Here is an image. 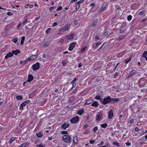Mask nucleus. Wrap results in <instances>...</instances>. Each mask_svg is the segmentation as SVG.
Masks as SVG:
<instances>
[{"mask_svg":"<svg viewBox=\"0 0 147 147\" xmlns=\"http://www.w3.org/2000/svg\"><path fill=\"white\" fill-rule=\"evenodd\" d=\"M101 102L104 105H105L111 102V97L109 96L107 98H104L103 99H101Z\"/></svg>","mask_w":147,"mask_h":147,"instance_id":"nucleus-1","label":"nucleus"},{"mask_svg":"<svg viewBox=\"0 0 147 147\" xmlns=\"http://www.w3.org/2000/svg\"><path fill=\"white\" fill-rule=\"evenodd\" d=\"M71 137L67 135H65L62 137V140L65 142L68 143L71 142Z\"/></svg>","mask_w":147,"mask_h":147,"instance_id":"nucleus-2","label":"nucleus"},{"mask_svg":"<svg viewBox=\"0 0 147 147\" xmlns=\"http://www.w3.org/2000/svg\"><path fill=\"white\" fill-rule=\"evenodd\" d=\"M40 64L38 62L36 63V64L32 65L33 70L36 71L39 68Z\"/></svg>","mask_w":147,"mask_h":147,"instance_id":"nucleus-3","label":"nucleus"},{"mask_svg":"<svg viewBox=\"0 0 147 147\" xmlns=\"http://www.w3.org/2000/svg\"><path fill=\"white\" fill-rule=\"evenodd\" d=\"M70 26V24H67V25L64 28L60 29L59 31L62 32L66 31L68 30V28Z\"/></svg>","mask_w":147,"mask_h":147,"instance_id":"nucleus-4","label":"nucleus"},{"mask_svg":"<svg viewBox=\"0 0 147 147\" xmlns=\"http://www.w3.org/2000/svg\"><path fill=\"white\" fill-rule=\"evenodd\" d=\"M79 117L78 116H76L71 119L70 121L71 123H76L78 121Z\"/></svg>","mask_w":147,"mask_h":147,"instance_id":"nucleus-5","label":"nucleus"},{"mask_svg":"<svg viewBox=\"0 0 147 147\" xmlns=\"http://www.w3.org/2000/svg\"><path fill=\"white\" fill-rule=\"evenodd\" d=\"M107 7V6L106 4L104 3L102 6L101 8L99 10V11L100 12H102L104 11Z\"/></svg>","mask_w":147,"mask_h":147,"instance_id":"nucleus-6","label":"nucleus"},{"mask_svg":"<svg viewBox=\"0 0 147 147\" xmlns=\"http://www.w3.org/2000/svg\"><path fill=\"white\" fill-rule=\"evenodd\" d=\"M38 55H35L31 56L28 58V60L30 61H33L36 59L38 57Z\"/></svg>","mask_w":147,"mask_h":147,"instance_id":"nucleus-7","label":"nucleus"},{"mask_svg":"<svg viewBox=\"0 0 147 147\" xmlns=\"http://www.w3.org/2000/svg\"><path fill=\"white\" fill-rule=\"evenodd\" d=\"M113 116V112L112 110H111L108 113V117L109 119H111Z\"/></svg>","mask_w":147,"mask_h":147,"instance_id":"nucleus-8","label":"nucleus"},{"mask_svg":"<svg viewBox=\"0 0 147 147\" xmlns=\"http://www.w3.org/2000/svg\"><path fill=\"white\" fill-rule=\"evenodd\" d=\"M137 73V71L134 70L131 71L130 73V74L127 77V78H129L131 77H132L134 76V74Z\"/></svg>","mask_w":147,"mask_h":147,"instance_id":"nucleus-9","label":"nucleus"},{"mask_svg":"<svg viewBox=\"0 0 147 147\" xmlns=\"http://www.w3.org/2000/svg\"><path fill=\"white\" fill-rule=\"evenodd\" d=\"M75 42H73L70 45L68 49L70 51H72L73 49L75 47Z\"/></svg>","mask_w":147,"mask_h":147,"instance_id":"nucleus-10","label":"nucleus"},{"mask_svg":"<svg viewBox=\"0 0 147 147\" xmlns=\"http://www.w3.org/2000/svg\"><path fill=\"white\" fill-rule=\"evenodd\" d=\"M69 126V124H68L65 123L61 126V128L62 129H65L68 127Z\"/></svg>","mask_w":147,"mask_h":147,"instance_id":"nucleus-11","label":"nucleus"},{"mask_svg":"<svg viewBox=\"0 0 147 147\" xmlns=\"http://www.w3.org/2000/svg\"><path fill=\"white\" fill-rule=\"evenodd\" d=\"M34 79V77L32 76V75L31 74H29L28 75V79L27 80V81H28V82H30L32 81Z\"/></svg>","mask_w":147,"mask_h":147,"instance_id":"nucleus-12","label":"nucleus"},{"mask_svg":"<svg viewBox=\"0 0 147 147\" xmlns=\"http://www.w3.org/2000/svg\"><path fill=\"white\" fill-rule=\"evenodd\" d=\"M74 35L73 34H71L67 36L66 37L65 39L67 40L71 39L74 38Z\"/></svg>","mask_w":147,"mask_h":147,"instance_id":"nucleus-13","label":"nucleus"},{"mask_svg":"<svg viewBox=\"0 0 147 147\" xmlns=\"http://www.w3.org/2000/svg\"><path fill=\"white\" fill-rule=\"evenodd\" d=\"M26 104L24 102H23L20 105V108H19L21 110H23V107L26 106Z\"/></svg>","mask_w":147,"mask_h":147,"instance_id":"nucleus-14","label":"nucleus"},{"mask_svg":"<svg viewBox=\"0 0 147 147\" xmlns=\"http://www.w3.org/2000/svg\"><path fill=\"white\" fill-rule=\"evenodd\" d=\"M13 56V54L12 53V52L9 53L7 54V55L5 56V59H7L8 58L10 57H11Z\"/></svg>","mask_w":147,"mask_h":147,"instance_id":"nucleus-15","label":"nucleus"},{"mask_svg":"<svg viewBox=\"0 0 147 147\" xmlns=\"http://www.w3.org/2000/svg\"><path fill=\"white\" fill-rule=\"evenodd\" d=\"M119 100V98H111V103H113L114 102H117Z\"/></svg>","mask_w":147,"mask_h":147,"instance_id":"nucleus-16","label":"nucleus"},{"mask_svg":"<svg viewBox=\"0 0 147 147\" xmlns=\"http://www.w3.org/2000/svg\"><path fill=\"white\" fill-rule=\"evenodd\" d=\"M13 54H14L15 55H17L18 54L20 53V51L19 50H16L15 51H12Z\"/></svg>","mask_w":147,"mask_h":147,"instance_id":"nucleus-17","label":"nucleus"},{"mask_svg":"<svg viewBox=\"0 0 147 147\" xmlns=\"http://www.w3.org/2000/svg\"><path fill=\"white\" fill-rule=\"evenodd\" d=\"M98 103L96 101H95L91 104V106L95 107H97L98 105Z\"/></svg>","mask_w":147,"mask_h":147,"instance_id":"nucleus-18","label":"nucleus"},{"mask_svg":"<svg viewBox=\"0 0 147 147\" xmlns=\"http://www.w3.org/2000/svg\"><path fill=\"white\" fill-rule=\"evenodd\" d=\"M92 100L91 99H88L87 100L86 102L85 105L87 104L89 105L91 103H92Z\"/></svg>","mask_w":147,"mask_h":147,"instance_id":"nucleus-19","label":"nucleus"},{"mask_svg":"<svg viewBox=\"0 0 147 147\" xmlns=\"http://www.w3.org/2000/svg\"><path fill=\"white\" fill-rule=\"evenodd\" d=\"M29 144L28 142L24 143L21 145L19 147H25Z\"/></svg>","mask_w":147,"mask_h":147,"instance_id":"nucleus-20","label":"nucleus"},{"mask_svg":"<svg viewBox=\"0 0 147 147\" xmlns=\"http://www.w3.org/2000/svg\"><path fill=\"white\" fill-rule=\"evenodd\" d=\"M73 141L74 143L75 144H77L78 143V139L77 137V136H75L74 138Z\"/></svg>","mask_w":147,"mask_h":147,"instance_id":"nucleus-21","label":"nucleus"},{"mask_svg":"<svg viewBox=\"0 0 147 147\" xmlns=\"http://www.w3.org/2000/svg\"><path fill=\"white\" fill-rule=\"evenodd\" d=\"M69 63V62L68 61L66 60H65L64 61H62V64L63 65V66H64L66 65L67 64Z\"/></svg>","mask_w":147,"mask_h":147,"instance_id":"nucleus-22","label":"nucleus"},{"mask_svg":"<svg viewBox=\"0 0 147 147\" xmlns=\"http://www.w3.org/2000/svg\"><path fill=\"white\" fill-rule=\"evenodd\" d=\"M101 44V42H100V43H99V42L97 43H96V45L95 46H94V45H93V49H96L98 47L99 45H100Z\"/></svg>","mask_w":147,"mask_h":147,"instance_id":"nucleus-23","label":"nucleus"},{"mask_svg":"<svg viewBox=\"0 0 147 147\" xmlns=\"http://www.w3.org/2000/svg\"><path fill=\"white\" fill-rule=\"evenodd\" d=\"M98 21H97V20H96L94 22L92 26L93 27H95L98 24Z\"/></svg>","mask_w":147,"mask_h":147,"instance_id":"nucleus-24","label":"nucleus"},{"mask_svg":"<svg viewBox=\"0 0 147 147\" xmlns=\"http://www.w3.org/2000/svg\"><path fill=\"white\" fill-rule=\"evenodd\" d=\"M16 139L14 137H12L10 139L9 143L11 144L13 141H14Z\"/></svg>","mask_w":147,"mask_h":147,"instance_id":"nucleus-25","label":"nucleus"},{"mask_svg":"<svg viewBox=\"0 0 147 147\" xmlns=\"http://www.w3.org/2000/svg\"><path fill=\"white\" fill-rule=\"evenodd\" d=\"M36 135L37 137L38 138H40L42 137L43 136V134L41 132H40L38 133Z\"/></svg>","mask_w":147,"mask_h":147,"instance_id":"nucleus-26","label":"nucleus"},{"mask_svg":"<svg viewBox=\"0 0 147 147\" xmlns=\"http://www.w3.org/2000/svg\"><path fill=\"white\" fill-rule=\"evenodd\" d=\"M84 112V109H81L80 110L78 111V114H79V115H81Z\"/></svg>","mask_w":147,"mask_h":147,"instance_id":"nucleus-27","label":"nucleus"},{"mask_svg":"<svg viewBox=\"0 0 147 147\" xmlns=\"http://www.w3.org/2000/svg\"><path fill=\"white\" fill-rule=\"evenodd\" d=\"M102 117V115H97L96 116V120L97 121L100 120Z\"/></svg>","mask_w":147,"mask_h":147,"instance_id":"nucleus-28","label":"nucleus"},{"mask_svg":"<svg viewBox=\"0 0 147 147\" xmlns=\"http://www.w3.org/2000/svg\"><path fill=\"white\" fill-rule=\"evenodd\" d=\"M76 5V10H78L80 7V4L79 3L76 2L75 3Z\"/></svg>","mask_w":147,"mask_h":147,"instance_id":"nucleus-29","label":"nucleus"},{"mask_svg":"<svg viewBox=\"0 0 147 147\" xmlns=\"http://www.w3.org/2000/svg\"><path fill=\"white\" fill-rule=\"evenodd\" d=\"M125 37V36H122L119 37L117 38V40H120L124 39Z\"/></svg>","mask_w":147,"mask_h":147,"instance_id":"nucleus-30","label":"nucleus"},{"mask_svg":"<svg viewBox=\"0 0 147 147\" xmlns=\"http://www.w3.org/2000/svg\"><path fill=\"white\" fill-rule=\"evenodd\" d=\"M112 144L113 145H115L117 147H119L120 146V144L117 142H114Z\"/></svg>","mask_w":147,"mask_h":147,"instance_id":"nucleus-31","label":"nucleus"},{"mask_svg":"<svg viewBox=\"0 0 147 147\" xmlns=\"http://www.w3.org/2000/svg\"><path fill=\"white\" fill-rule=\"evenodd\" d=\"M87 47L86 46H85L84 47V48L81 49L80 50V51L81 52H84L87 49Z\"/></svg>","mask_w":147,"mask_h":147,"instance_id":"nucleus-32","label":"nucleus"},{"mask_svg":"<svg viewBox=\"0 0 147 147\" xmlns=\"http://www.w3.org/2000/svg\"><path fill=\"white\" fill-rule=\"evenodd\" d=\"M49 42L48 41H47V42H45L44 45H43V47H46L47 46H48L49 45Z\"/></svg>","mask_w":147,"mask_h":147,"instance_id":"nucleus-33","label":"nucleus"},{"mask_svg":"<svg viewBox=\"0 0 147 147\" xmlns=\"http://www.w3.org/2000/svg\"><path fill=\"white\" fill-rule=\"evenodd\" d=\"M25 39V37L24 36H23L22 37V39L21 41L20 44L22 45L24 43V40Z\"/></svg>","mask_w":147,"mask_h":147,"instance_id":"nucleus-34","label":"nucleus"},{"mask_svg":"<svg viewBox=\"0 0 147 147\" xmlns=\"http://www.w3.org/2000/svg\"><path fill=\"white\" fill-rule=\"evenodd\" d=\"M131 59V57L130 58L128 59H125V63L127 64L128 63V62L130 61Z\"/></svg>","mask_w":147,"mask_h":147,"instance_id":"nucleus-35","label":"nucleus"},{"mask_svg":"<svg viewBox=\"0 0 147 147\" xmlns=\"http://www.w3.org/2000/svg\"><path fill=\"white\" fill-rule=\"evenodd\" d=\"M29 82H28V81H27V80L26 81H25L23 83V86H25L26 85H28L29 84Z\"/></svg>","mask_w":147,"mask_h":147,"instance_id":"nucleus-36","label":"nucleus"},{"mask_svg":"<svg viewBox=\"0 0 147 147\" xmlns=\"http://www.w3.org/2000/svg\"><path fill=\"white\" fill-rule=\"evenodd\" d=\"M107 124L106 123L101 124L100 125L101 127L103 128H106L107 127Z\"/></svg>","mask_w":147,"mask_h":147,"instance_id":"nucleus-37","label":"nucleus"},{"mask_svg":"<svg viewBox=\"0 0 147 147\" xmlns=\"http://www.w3.org/2000/svg\"><path fill=\"white\" fill-rule=\"evenodd\" d=\"M12 41L13 42L16 43L18 41V38H15L13 39L12 40Z\"/></svg>","mask_w":147,"mask_h":147,"instance_id":"nucleus-38","label":"nucleus"},{"mask_svg":"<svg viewBox=\"0 0 147 147\" xmlns=\"http://www.w3.org/2000/svg\"><path fill=\"white\" fill-rule=\"evenodd\" d=\"M16 98L18 100H21L22 99V97L21 96H16Z\"/></svg>","mask_w":147,"mask_h":147,"instance_id":"nucleus-39","label":"nucleus"},{"mask_svg":"<svg viewBox=\"0 0 147 147\" xmlns=\"http://www.w3.org/2000/svg\"><path fill=\"white\" fill-rule=\"evenodd\" d=\"M138 84L140 87H144V85L141 84H140V82L139 80L138 82Z\"/></svg>","mask_w":147,"mask_h":147,"instance_id":"nucleus-40","label":"nucleus"},{"mask_svg":"<svg viewBox=\"0 0 147 147\" xmlns=\"http://www.w3.org/2000/svg\"><path fill=\"white\" fill-rule=\"evenodd\" d=\"M95 98L97 100L99 99L100 101L101 100V99H102V98H100V96L99 95L96 96L95 97Z\"/></svg>","mask_w":147,"mask_h":147,"instance_id":"nucleus-41","label":"nucleus"},{"mask_svg":"<svg viewBox=\"0 0 147 147\" xmlns=\"http://www.w3.org/2000/svg\"><path fill=\"white\" fill-rule=\"evenodd\" d=\"M147 55V51H146L144 52L142 56L146 58V56Z\"/></svg>","mask_w":147,"mask_h":147,"instance_id":"nucleus-42","label":"nucleus"},{"mask_svg":"<svg viewBox=\"0 0 147 147\" xmlns=\"http://www.w3.org/2000/svg\"><path fill=\"white\" fill-rule=\"evenodd\" d=\"M118 74L119 73L118 72H116L114 75L113 78H117V76H118Z\"/></svg>","mask_w":147,"mask_h":147,"instance_id":"nucleus-43","label":"nucleus"},{"mask_svg":"<svg viewBox=\"0 0 147 147\" xmlns=\"http://www.w3.org/2000/svg\"><path fill=\"white\" fill-rule=\"evenodd\" d=\"M56 8V7L55 6H53L50 7L49 9V10L50 11H52L53 10L55 9Z\"/></svg>","mask_w":147,"mask_h":147,"instance_id":"nucleus-44","label":"nucleus"},{"mask_svg":"<svg viewBox=\"0 0 147 147\" xmlns=\"http://www.w3.org/2000/svg\"><path fill=\"white\" fill-rule=\"evenodd\" d=\"M98 130V127L97 126L95 127L94 128L93 131L94 132H95Z\"/></svg>","mask_w":147,"mask_h":147,"instance_id":"nucleus-45","label":"nucleus"},{"mask_svg":"<svg viewBox=\"0 0 147 147\" xmlns=\"http://www.w3.org/2000/svg\"><path fill=\"white\" fill-rule=\"evenodd\" d=\"M95 142V140H91L90 141L89 143L90 144H93Z\"/></svg>","mask_w":147,"mask_h":147,"instance_id":"nucleus-46","label":"nucleus"},{"mask_svg":"<svg viewBox=\"0 0 147 147\" xmlns=\"http://www.w3.org/2000/svg\"><path fill=\"white\" fill-rule=\"evenodd\" d=\"M62 6H60L57 8V9H56V11H58L61 10L62 9Z\"/></svg>","mask_w":147,"mask_h":147,"instance_id":"nucleus-47","label":"nucleus"},{"mask_svg":"<svg viewBox=\"0 0 147 147\" xmlns=\"http://www.w3.org/2000/svg\"><path fill=\"white\" fill-rule=\"evenodd\" d=\"M77 79L76 78H74V80H73L71 82V83H74V82H75L76 81H77Z\"/></svg>","mask_w":147,"mask_h":147,"instance_id":"nucleus-48","label":"nucleus"},{"mask_svg":"<svg viewBox=\"0 0 147 147\" xmlns=\"http://www.w3.org/2000/svg\"><path fill=\"white\" fill-rule=\"evenodd\" d=\"M13 13L10 12H8L7 13V14L9 16H11V15H13Z\"/></svg>","mask_w":147,"mask_h":147,"instance_id":"nucleus-49","label":"nucleus"},{"mask_svg":"<svg viewBox=\"0 0 147 147\" xmlns=\"http://www.w3.org/2000/svg\"><path fill=\"white\" fill-rule=\"evenodd\" d=\"M99 39V37L98 36H96L95 37V41H97V40Z\"/></svg>","mask_w":147,"mask_h":147,"instance_id":"nucleus-50","label":"nucleus"},{"mask_svg":"<svg viewBox=\"0 0 147 147\" xmlns=\"http://www.w3.org/2000/svg\"><path fill=\"white\" fill-rule=\"evenodd\" d=\"M51 28H48L46 30V32L47 34L49 32V31L51 30Z\"/></svg>","mask_w":147,"mask_h":147,"instance_id":"nucleus-51","label":"nucleus"},{"mask_svg":"<svg viewBox=\"0 0 147 147\" xmlns=\"http://www.w3.org/2000/svg\"><path fill=\"white\" fill-rule=\"evenodd\" d=\"M61 133L62 134H67L68 133L67 131H63L61 132Z\"/></svg>","mask_w":147,"mask_h":147,"instance_id":"nucleus-52","label":"nucleus"},{"mask_svg":"<svg viewBox=\"0 0 147 147\" xmlns=\"http://www.w3.org/2000/svg\"><path fill=\"white\" fill-rule=\"evenodd\" d=\"M28 61H29L28 60V59H27L26 60H24L23 61V65H25Z\"/></svg>","mask_w":147,"mask_h":147,"instance_id":"nucleus-53","label":"nucleus"},{"mask_svg":"<svg viewBox=\"0 0 147 147\" xmlns=\"http://www.w3.org/2000/svg\"><path fill=\"white\" fill-rule=\"evenodd\" d=\"M78 0H71L70 2V4H72L74 2H76Z\"/></svg>","mask_w":147,"mask_h":147,"instance_id":"nucleus-54","label":"nucleus"},{"mask_svg":"<svg viewBox=\"0 0 147 147\" xmlns=\"http://www.w3.org/2000/svg\"><path fill=\"white\" fill-rule=\"evenodd\" d=\"M125 144L127 146H130L131 145V143L130 142H126L125 143Z\"/></svg>","mask_w":147,"mask_h":147,"instance_id":"nucleus-55","label":"nucleus"},{"mask_svg":"<svg viewBox=\"0 0 147 147\" xmlns=\"http://www.w3.org/2000/svg\"><path fill=\"white\" fill-rule=\"evenodd\" d=\"M37 147H45L44 145H41V144L39 145H36Z\"/></svg>","mask_w":147,"mask_h":147,"instance_id":"nucleus-56","label":"nucleus"},{"mask_svg":"<svg viewBox=\"0 0 147 147\" xmlns=\"http://www.w3.org/2000/svg\"><path fill=\"white\" fill-rule=\"evenodd\" d=\"M88 126V125L87 124H86L83 127V128L84 129H86Z\"/></svg>","mask_w":147,"mask_h":147,"instance_id":"nucleus-57","label":"nucleus"},{"mask_svg":"<svg viewBox=\"0 0 147 147\" xmlns=\"http://www.w3.org/2000/svg\"><path fill=\"white\" fill-rule=\"evenodd\" d=\"M104 144V142H102V141L99 144H98V145H97V146H102V145H103Z\"/></svg>","mask_w":147,"mask_h":147,"instance_id":"nucleus-58","label":"nucleus"},{"mask_svg":"<svg viewBox=\"0 0 147 147\" xmlns=\"http://www.w3.org/2000/svg\"><path fill=\"white\" fill-rule=\"evenodd\" d=\"M30 102V100H27L24 102L25 103L26 105L28 103H29Z\"/></svg>","mask_w":147,"mask_h":147,"instance_id":"nucleus-59","label":"nucleus"},{"mask_svg":"<svg viewBox=\"0 0 147 147\" xmlns=\"http://www.w3.org/2000/svg\"><path fill=\"white\" fill-rule=\"evenodd\" d=\"M144 12H145V11H141L140 12L139 14L140 15H143V14H144Z\"/></svg>","mask_w":147,"mask_h":147,"instance_id":"nucleus-60","label":"nucleus"},{"mask_svg":"<svg viewBox=\"0 0 147 147\" xmlns=\"http://www.w3.org/2000/svg\"><path fill=\"white\" fill-rule=\"evenodd\" d=\"M78 22V20H76L74 22V23L75 24V25H76Z\"/></svg>","mask_w":147,"mask_h":147,"instance_id":"nucleus-61","label":"nucleus"},{"mask_svg":"<svg viewBox=\"0 0 147 147\" xmlns=\"http://www.w3.org/2000/svg\"><path fill=\"white\" fill-rule=\"evenodd\" d=\"M84 0H80L79 1L77 2L78 3H79V4L82 3H83Z\"/></svg>","mask_w":147,"mask_h":147,"instance_id":"nucleus-62","label":"nucleus"},{"mask_svg":"<svg viewBox=\"0 0 147 147\" xmlns=\"http://www.w3.org/2000/svg\"><path fill=\"white\" fill-rule=\"evenodd\" d=\"M57 23L56 22H55L53 23V27H54L55 26H56L57 25Z\"/></svg>","mask_w":147,"mask_h":147,"instance_id":"nucleus-63","label":"nucleus"},{"mask_svg":"<svg viewBox=\"0 0 147 147\" xmlns=\"http://www.w3.org/2000/svg\"><path fill=\"white\" fill-rule=\"evenodd\" d=\"M125 31V30H123V29H121L120 30L119 33H122L123 32H124Z\"/></svg>","mask_w":147,"mask_h":147,"instance_id":"nucleus-64","label":"nucleus"}]
</instances>
